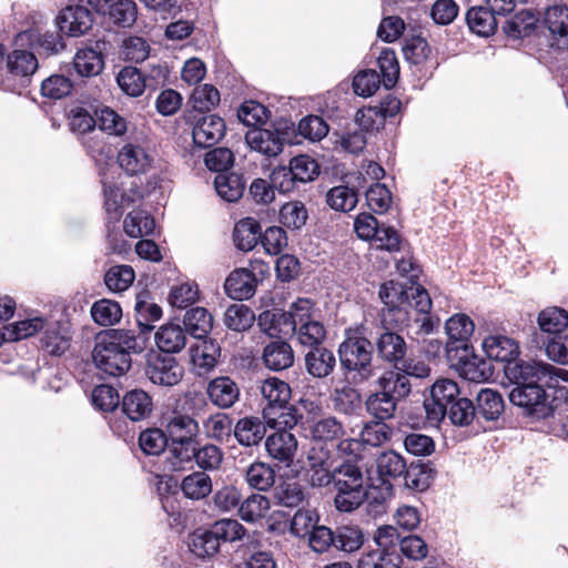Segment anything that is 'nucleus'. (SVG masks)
<instances>
[{"label": "nucleus", "instance_id": "nucleus-1", "mask_svg": "<svg viewBox=\"0 0 568 568\" xmlns=\"http://www.w3.org/2000/svg\"><path fill=\"white\" fill-rule=\"evenodd\" d=\"M135 347L136 337L131 331L108 329L95 337L92 362L100 373L119 377L131 368Z\"/></svg>", "mask_w": 568, "mask_h": 568}, {"label": "nucleus", "instance_id": "nucleus-2", "mask_svg": "<svg viewBox=\"0 0 568 568\" xmlns=\"http://www.w3.org/2000/svg\"><path fill=\"white\" fill-rule=\"evenodd\" d=\"M379 297L386 306L383 313L384 322L396 328H404L413 317V307L425 312L432 308V300L428 292L420 285L406 284L389 281L379 288Z\"/></svg>", "mask_w": 568, "mask_h": 568}, {"label": "nucleus", "instance_id": "nucleus-3", "mask_svg": "<svg viewBox=\"0 0 568 568\" xmlns=\"http://www.w3.org/2000/svg\"><path fill=\"white\" fill-rule=\"evenodd\" d=\"M378 389L369 394L365 407L369 415L378 420L394 417L397 403L410 393V382L397 371H386L376 381Z\"/></svg>", "mask_w": 568, "mask_h": 568}, {"label": "nucleus", "instance_id": "nucleus-4", "mask_svg": "<svg viewBox=\"0 0 568 568\" xmlns=\"http://www.w3.org/2000/svg\"><path fill=\"white\" fill-rule=\"evenodd\" d=\"M337 353L341 366L354 374L355 383L366 382L375 375L373 345L361 328L346 331Z\"/></svg>", "mask_w": 568, "mask_h": 568}, {"label": "nucleus", "instance_id": "nucleus-5", "mask_svg": "<svg viewBox=\"0 0 568 568\" xmlns=\"http://www.w3.org/2000/svg\"><path fill=\"white\" fill-rule=\"evenodd\" d=\"M334 485L337 490L334 504L337 510L349 513L366 499L364 476L357 465L344 463L335 468Z\"/></svg>", "mask_w": 568, "mask_h": 568}, {"label": "nucleus", "instance_id": "nucleus-6", "mask_svg": "<svg viewBox=\"0 0 568 568\" xmlns=\"http://www.w3.org/2000/svg\"><path fill=\"white\" fill-rule=\"evenodd\" d=\"M320 174L318 163L311 156L302 154L294 156L290 165L277 168L272 173V182L281 192H290L296 182L314 181Z\"/></svg>", "mask_w": 568, "mask_h": 568}, {"label": "nucleus", "instance_id": "nucleus-7", "mask_svg": "<svg viewBox=\"0 0 568 568\" xmlns=\"http://www.w3.org/2000/svg\"><path fill=\"white\" fill-rule=\"evenodd\" d=\"M335 468L331 453L323 447H313L306 458L305 476L313 488H323L335 479Z\"/></svg>", "mask_w": 568, "mask_h": 568}, {"label": "nucleus", "instance_id": "nucleus-8", "mask_svg": "<svg viewBox=\"0 0 568 568\" xmlns=\"http://www.w3.org/2000/svg\"><path fill=\"white\" fill-rule=\"evenodd\" d=\"M459 387L449 378L437 379L430 389L432 402H425L427 419L432 423H439L447 413L448 406L457 399Z\"/></svg>", "mask_w": 568, "mask_h": 568}, {"label": "nucleus", "instance_id": "nucleus-9", "mask_svg": "<svg viewBox=\"0 0 568 568\" xmlns=\"http://www.w3.org/2000/svg\"><path fill=\"white\" fill-rule=\"evenodd\" d=\"M509 400L528 415L545 416L548 410L546 390L537 383H520L509 393Z\"/></svg>", "mask_w": 568, "mask_h": 568}, {"label": "nucleus", "instance_id": "nucleus-10", "mask_svg": "<svg viewBox=\"0 0 568 568\" xmlns=\"http://www.w3.org/2000/svg\"><path fill=\"white\" fill-rule=\"evenodd\" d=\"M145 374L156 385L172 387L183 378V367L172 356L155 355L146 366Z\"/></svg>", "mask_w": 568, "mask_h": 568}, {"label": "nucleus", "instance_id": "nucleus-11", "mask_svg": "<svg viewBox=\"0 0 568 568\" xmlns=\"http://www.w3.org/2000/svg\"><path fill=\"white\" fill-rule=\"evenodd\" d=\"M506 374L515 379L518 384L520 383H534L532 379H540L548 375H556L561 379L568 382V371L561 368H555L554 366L538 362H515L507 364L505 367Z\"/></svg>", "mask_w": 568, "mask_h": 568}, {"label": "nucleus", "instance_id": "nucleus-12", "mask_svg": "<svg viewBox=\"0 0 568 568\" xmlns=\"http://www.w3.org/2000/svg\"><path fill=\"white\" fill-rule=\"evenodd\" d=\"M475 325L469 316L466 314H455L446 322V334L448 342L446 351L448 358H453V352L468 351V339L474 333Z\"/></svg>", "mask_w": 568, "mask_h": 568}, {"label": "nucleus", "instance_id": "nucleus-13", "mask_svg": "<svg viewBox=\"0 0 568 568\" xmlns=\"http://www.w3.org/2000/svg\"><path fill=\"white\" fill-rule=\"evenodd\" d=\"M61 32L70 37H80L89 31L93 23L92 13L83 6H68L57 18Z\"/></svg>", "mask_w": 568, "mask_h": 568}, {"label": "nucleus", "instance_id": "nucleus-14", "mask_svg": "<svg viewBox=\"0 0 568 568\" xmlns=\"http://www.w3.org/2000/svg\"><path fill=\"white\" fill-rule=\"evenodd\" d=\"M298 443L288 430H277L265 440V449L268 456L286 467L291 466L297 453Z\"/></svg>", "mask_w": 568, "mask_h": 568}, {"label": "nucleus", "instance_id": "nucleus-15", "mask_svg": "<svg viewBox=\"0 0 568 568\" xmlns=\"http://www.w3.org/2000/svg\"><path fill=\"white\" fill-rule=\"evenodd\" d=\"M225 134V122L215 114L203 115L197 119L192 130L194 143L200 148H210L216 144Z\"/></svg>", "mask_w": 568, "mask_h": 568}, {"label": "nucleus", "instance_id": "nucleus-16", "mask_svg": "<svg viewBox=\"0 0 568 568\" xmlns=\"http://www.w3.org/2000/svg\"><path fill=\"white\" fill-rule=\"evenodd\" d=\"M165 433L172 444H189L199 435V423L190 415L174 412L166 418Z\"/></svg>", "mask_w": 568, "mask_h": 568}, {"label": "nucleus", "instance_id": "nucleus-17", "mask_svg": "<svg viewBox=\"0 0 568 568\" xmlns=\"http://www.w3.org/2000/svg\"><path fill=\"white\" fill-rule=\"evenodd\" d=\"M245 142L251 150L267 158L277 156L283 151V139L277 131L252 129L246 132Z\"/></svg>", "mask_w": 568, "mask_h": 568}, {"label": "nucleus", "instance_id": "nucleus-18", "mask_svg": "<svg viewBox=\"0 0 568 568\" xmlns=\"http://www.w3.org/2000/svg\"><path fill=\"white\" fill-rule=\"evenodd\" d=\"M118 162L130 175L146 173L153 162V158L139 144L126 143L118 154Z\"/></svg>", "mask_w": 568, "mask_h": 568}, {"label": "nucleus", "instance_id": "nucleus-19", "mask_svg": "<svg viewBox=\"0 0 568 568\" xmlns=\"http://www.w3.org/2000/svg\"><path fill=\"white\" fill-rule=\"evenodd\" d=\"M542 23L559 48H568V6L556 3L546 8Z\"/></svg>", "mask_w": 568, "mask_h": 568}, {"label": "nucleus", "instance_id": "nucleus-20", "mask_svg": "<svg viewBox=\"0 0 568 568\" xmlns=\"http://www.w3.org/2000/svg\"><path fill=\"white\" fill-rule=\"evenodd\" d=\"M266 426L263 417L246 416L236 422L233 433L239 444L247 447L256 446L265 437Z\"/></svg>", "mask_w": 568, "mask_h": 568}, {"label": "nucleus", "instance_id": "nucleus-21", "mask_svg": "<svg viewBox=\"0 0 568 568\" xmlns=\"http://www.w3.org/2000/svg\"><path fill=\"white\" fill-rule=\"evenodd\" d=\"M210 400L220 408H230L239 399L240 389L230 377H216L206 388Z\"/></svg>", "mask_w": 568, "mask_h": 568}, {"label": "nucleus", "instance_id": "nucleus-22", "mask_svg": "<svg viewBox=\"0 0 568 568\" xmlns=\"http://www.w3.org/2000/svg\"><path fill=\"white\" fill-rule=\"evenodd\" d=\"M154 341L163 353H179L186 345V329L179 324L166 323L159 327L154 335Z\"/></svg>", "mask_w": 568, "mask_h": 568}, {"label": "nucleus", "instance_id": "nucleus-23", "mask_svg": "<svg viewBox=\"0 0 568 568\" xmlns=\"http://www.w3.org/2000/svg\"><path fill=\"white\" fill-rule=\"evenodd\" d=\"M255 285V275L246 268H239L227 276L224 288L231 298L242 301L254 294Z\"/></svg>", "mask_w": 568, "mask_h": 568}, {"label": "nucleus", "instance_id": "nucleus-24", "mask_svg": "<svg viewBox=\"0 0 568 568\" xmlns=\"http://www.w3.org/2000/svg\"><path fill=\"white\" fill-rule=\"evenodd\" d=\"M305 368L315 378L327 377L336 366L334 353L325 347H313L305 354Z\"/></svg>", "mask_w": 568, "mask_h": 568}, {"label": "nucleus", "instance_id": "nucleus-25", "mask_svg": "<svg viewBox=\"0 0 568 568\" xmlns=\"http://www.w3.org/2000/svg\"><path fill=\"white\" fill-rule=\"evenodd\" d=\"M262 417L270 428L278 430L292 429L298 423L301 415L296 407L290 405V402L278 406H265L262 409Z\"/></svg>", "mask_w": 568, "mask_h": 568}, {"label": "nucleus", "instance_id": "nucleus-26", "mask_svg": "<svg viewBox=\"0 0 568 568\" xmlns=\"http://www.w3.org/2000/svg\"><path fill=\"white\" fill-rule=\"evenodd\" d=\"M483 348L490 359L510 364L519 354L516 342L507 336L490 335L483 341Z\"/></svg>", "mask_w": 568, "mask_h": 568}, {"label": "nucleus", "instance_id": "nucleus-27", "mask_svg": "<svg viewBox=\"0 0 568 568\" xmlns=\"http://www.w3.org/2000/svg\"><path fill=\"white\" fill-rule=\"evenodd\" d=\"M459 375L470 382L483 383L493 376L491 364L477 356L464 353L457 362Z\"/></svg>", "mask_w": 568, "mask_h": 568}, {"label": "nucleus", "instance_id": "nucleus-28", "mask_svg": "<svg viewBox=\"0 0 568 568\" xmlns=\"http://www.w3.org/2000/svg\"><path fill=\"white\" fill-rule=\"evenodd\" d=\"M263 362L272 371H282L294 363V352L291 345L284 341H273L263 351Z\"/></svg>", "mask_w": 568, "mask_h": 568}, {"label": "nucleus", "instance_id": "nucleus-29", "mask_svg": "<svg viewBox=\"0 0 568 568\" xmlns=\"http://www.w3.org/2000/svg\"><path fill=\"white\" fill-rule=\"evenodd\" d=\"M261 239V225L253 217L240 220L233 231L235 246L244 252L252 251Z\"/></svg>", "mask_w": 568, "mask_h": 568}, {"label": "nucleus", "instance_id": "nucleus-30", "mask_svg": "<svg viewBox=\"0 0 568 568\" xmlns=\"http://www.w3.org/2000/svg\"><path fill=\"white\" fill-rule=\"evenodd\" d=\"M217 348L211 341L199 339L190 347V358L199 375L209 373L216 365Z\"/></svg>", "mask_w": 568, "mask_h": 568}, {"label": "nucleus", "instance_id": "nucleus-31", "mask_svg": "<svg viewBox=\"0 0 568 568\" xmlns=\"http://www.w3.org/2000/svg\"><path fill=\"white\" fill-rule=\"evenodd\" d=\"M122 409L130 419L142 420L152 412V399L144 390L133 389L123 397Z\"/></svg>", "mask_w": 568, "mask_h": 568}, {"label": "nucleus", "instance_id": "nucleus-32", "mask_svg": "<svg viewBox=\"0 0 568 568\" xmlns=\"http://www.w3.org/2000/svg\"><path fill=\"white\" fill-rule=\"evenodd\" d=\"M306 497L305 488L295 480L280 481L273 489V498L283 507H298Z\"/></svg>", "mask_w": 568, "mask_h": 568}, {"label": "nucleus", "instance_id": "nucleus-33", "mask_svg": "<svg viewBox=\"0 0 568 568\" xmlns=\"http://www.w3.org/2000/svg\"><path fill=\"white\" fill-rule=\"evenodd\" d=\"M184 327L197 339L205 337L213 327V316L204 307H193L184 315Z\"/></svg>", "mask_w": 568, "mask_h": 568}, {"label": "nucleus", "instance_id": "nucleus-34", "mask_svg": "<svg viewBox=\"0 0 568 568\" xmlns=\"http://www.w3.org/2000/svg\"><path fill=\"white\" fill-rule=\"evenodd\" d=\"M537 22L536 14L529 9H524L507 20L503 29L508 37L519 39L529 36L535 30Z\"/></svg>", "mask_w": 568, "mask_h": 568}, {"label": "nucleus", "instance_id": "nucleus-35", "mask_svg": "<svg viewBox=\"0 0 568 568\" xmlns=\"http://www.w3.org/2000/svg\"><path fill=\"white\" fill-rule=\"evenodd\" d=\"M537 324L544 333L560 334L568 327V312L558 306H548L539 312Z\"/></svg>", "mask_w": 568, "mask_h": 568}, {"label": "nucleus", "instance_id": "nucleus-36", "mask_svg": "<svg viewBox=\"0 0 568 568\" xmlns=\"http://www.w3.org/2000/svg\"><path fill=\"white\" fill-rule=\"evenodd\" d=\"M73 65L81 77H95L104 68V61L101 53L91 48L80 49L74 58Z\"/></svg>", "mask_w": 568, "mask_h": 568}, {"label": "nucleus", "instance_id": "nucleus-37", "mask_svg": "<svg viewBox=\"0 0 568 568\" xmlns=\"http://www.w3.org/2000/svg\"><path fill=\"white\" fill-rule=\"evenodd\" d=\"M258 388L261 395L267 402L266 406L284 405L291 399L290 385L277 377H268L262 381Z\"/></svg>", "mask_w": 568, "mask_h": 568}, {"label": "nucleus", "instance_id": "nucleus-38", "mask_svg": "<svg viewBox=\"0 0 568 568\" xmlns=\"http://www.w3.org/2000/svg\"><path fill=\"white\" fill-rule=\"evenodd\" d=\"M477 413L487 420L497 419L504 412L505 404L501 395L494 389L483 388L476 397Z\"/></svg>", "mask_w": 568, "mask_h": 568}, {"label": "nucleus", "instance_id": "nucleus-39", "mask_svg": "<svg viewBox=\"0 0 568 568\" xmlns=\"http://www.w3.org/2000/svg\"><path fill=\"white\" fill-rule=\"evenodd\" d=\"M123 229L130 237H143L153 233L155 222L146 211L134 210L125 216Z\"/></svg>", "mask_w": 568, "mask_h": 568}, {"label": "nucleus", "instance_id": "nucleus-40", "mask_svg": "<svg viewBox=\"0 0 568 568\" xmlns=\"http://www.w3.org/2000/svg\"><path fill=\"white\" fill-rule=\"evenodd\" d=\"M376 467L384 483L400 477L407 468L404 457L394 450L382 453L376 459Z\"/></svg>", "mask_w": 568, "mask_h": 568}, {"label": "nucleus", "instance_id": "nucleus-41", "mask_svg": "<svg viewBox=\"0 0 568 568\" xmlns=\"http://www.w3.org/2000/svg\"><path fill=\"white\" fill-rule=\"evenodd\" d=\"M214 187L224 201L236 202L242 197L245 185L239 174L220 173L214 179Z\"/></svg>", "mask_w": 568, "mask_h": 568}, {"label": "nucleus", "instance_id": "nucleus-42", "mask_svg": "<svg viewBox=\"0 0 568 568\" xmlns=\"http://www.w3.org/2000/svg\"><path fill=\"white\" fill-rule=\"evenodd\" d=\"M376 346L379 356L387 362H400L406 354V343L404 338L396 333L386 332L382 334Z\"/></svg>", "mask_w": 568, "mask_h": 568}, {"label": "nucleus", "instance_id": "nucleus-43", "mask_svg": "<svg viewBox=\"0 0 568 568\" xmlns=\"http://www.w3.org/2000/svg\"><path fill=\"white\" fill-rule=\"evenodd\" d=\"M212 479L204 471H194L183 478L181 489L185 497L200 500L212 491Z\"/></svg>", "mask_w": 568, "mask_h": 568}, {"label": "nucleus", "instance_id": "nucleus-44", "mask_svg": "<svg viewBox=\"0 0 568 568\" xmlns=\"http://www.w3.org/2000/svg\"><path fill=\"white\" fill-rule=\"evenodd\" d=\"M332 400L335 410L345 415H355L362 408V396L359 392L349 385L335 388Z\"/></svg>", "mask_w": 568, "mask_h": 568}, {"label": "nucleus", "instance_id": "nucleus-45", "mask_svg": "<svg viewBox=\"0 0 568 568\" xmlns=\"http://www.w3.org/2000/svg\"><path fill=\"white\" fill-rule=\"evenodd\" d=\"M255 314L244 304H232L224 313V324L234 332H244L252 327Z\"/></svg>", "mask_w": 568, "mask_h": 568}, {"label": "nucleus", "instance_id": "nucleus-46", "mask_svg": "<svg viewBox=\"0 0 568 568\" xmlns=\"http://www.w3.org/2000/svg\"><path fill=\"white\" fill-rule=\"evenodd\" d=\"M467 23L470 30L478 36L488 37L497 29V19L487 8H471L467 12Z\"/></svg>", "mask_w": 568, "mask_h": 568}, {"label": "nucleus", "instance_id": "nucleus-47", "mask_svg": "<svg viewBox=\"0 0 568 568\" xmlns=\"http://www.w3.org/2000/svg\"><path fill=\"white\" fill-rule=\"evenodd\" d=\"M245 479L250 487L265 491L275 483V470L264 462H255L246 469Z\"/></svg>", "mask_w": 568, "mask_h": 568}, {"label": "nucleus", "instance_id": "nucleus-48", "mask_svg": "<svg viewBox=\"0 0 568 568\" xmlns=\"http://www.w3.org/2000/svg\"><path fill=\"white\" fill-rule=\"evenodd\" d=\"M200 297L199 285L193 281H185L172 285L168 301L176 308H186Z\"/></svg>", "mask_w": 568, "mask_h": 568}, {"label": "nucleus", "instance_id": "nucleus-49", "mask_svg": "<svg viewBox=\"0 0 568 568\" xmlns=\"http://www.w3.org/2000/svg\"><path fill=\"white\" fill-rule=\"evenodd\" d=\"M270 500L266 496L252 494L239 507V515L246 523H254L263 518L270 510Z\"/></svg>", "mask_w": 568, "mask_h": 568}, {"label": "nucleus", "instance_id": "nucleus-50", "mask_svg": "<svg viewBox=\"0 0 568 568\" xmlns=\"http://www.w3.org/2000/svg\"><path fill=\"white\" fill-rule=\"evenodd\" d=\"M90 312L93 321L101 326H112L122 317L120 304L108 298L93 303Z\"/></svg>", "mask_w": 568, "mask_h": 568}, {"label": "nucleus", "instance_id": "nucleus-51", "mask_svg": "<svg viewBox=\"0 0 568 568\" xmlns=\"http://www.w3.org/2000/svg\"><path fill=\"white\" fill-rule=\"evenodd\" d=\"M116 82L125 94L134 98L140 97L146 87L144 74L134 67L123 68L116 77Z\"/></svg>", "mask_w": 568, "mask_h": 568}, {"label": "nucleus", "instance_id": "nucleus-52", "mask_svg": "<svg viewBox=\"0 0 568 568\" xmlns=\"http://www.w3.org/2000/svg\"><path fill=\"white\" fill-rule=\"evenodd\" d=\"M44 327V321L41 317L23 320L3 327L6 342H17L33 336Z\"/></svg>", "mask_w": 568, "mask_h": 568}, {"label": "nucleus", "instance_id": "nucleus-53", "mask_svg": "<svg viewBox=\"0 0 568 568\" xmlns=\"http://www.w3.org/2000/svg\"><path fill=\"white\" fill-rule=\"evenodd\" d=\"M97 114L99 128L109 135L122 136L128 131L126 120L109 106H103Z\"/></svg>", "mask_w": 568, "mask_h": 568}, {"label": "nucleus", "instance_id": "nucleus-54", "mask_svg": "<svg viewBox=\"0 0 568 568\" xmlns=\"http://www.w3.org/2000/svg\"><path fill=\"white\" fill-rule=\"evenodd\" d=\"M400 565L397 551L371 550L361 557L357 568H400Z\"/></svg>", "mask_w": 568, "mask_h": 568}, {"label": "nucleus", "instance_id": "nucleus-55", "mask_svg": "<svg viewBox=\"0 0 568 568\" xmlns=\"http://www.w3.org/2000/svg\"><path fill=\"white\" fill-rule=\"evenodd\" d=\"M135 278L134 271L129 265H115L104 275L106 287L114 293L126 291Z\"/></svg>", "mask_w": 568, "mask_h": 568}, {"label": "nucleus", "instance_id": "nucleus-56", "mask_svg": "<svg viewBox=\"0 0 568 568\" xmlns=\"http://www.w3.org/2000/svg\"><path fill=\"white\" fill-rule=\"evenodd\" d=\"M294 332H296L298 342L311 348L318 347L326 338V329L323 323L315 318L302 323Z\"/></svg>", "mask_w": 568, "mask_h": 568}, {"label": "nucleus", "instance_id": "nucleus-57", "mask_svg": "<svg viewBox=\"0 0 568 568\" xmlns=\"http://www.w3.org/2000/svg\"><path fill=\"white\" fill-rule=\"evenodd\" d=\"M70 338L57 323L48 325L42 337L43 347L52 355H61L69 348Z\"/></svg>", "mask_w": 568, "mask_h": 568}, {"label": "nucleus", "instance_id": "nucleus-58", "mask_svg": "<svg viewBox=\"0 0 568 568\" xmlns=\"http://www.w3.org/2000/svg\"><path fill=\"white\" fill-rule=\"evenodd\" d=\"M390 427L383 423V420L371 422L363 427L359 434V440L361 444L378 447L387 443L390 439Z\"/></svg>", "mask_w": 568, "mask_h": 568}, {"label": "nucleus", "instance_id": "nucleus-59", "mask_svg": "<svg viewBox=\"0 0 568 568\" xmlns=\"http://www.w3.org/2000/svg\"><path fill=\"white\" fill-rule=\"evenodd\" d=\"M280 219L284 226L298 230L307 221V210L300 201L288 202L281 207Z\"/></svg>", "mask_w": 568, "mask_h": 568}, {"label": "nucleus", "instance_id": "nucleus-60", "mask_svg": "<svg viewBox=\"0 0 568 568\" xmlns=\"http://www.w3.org/2000/svg\"><path fill=\"white\" fill-rule=\"evenodd\" d=\"M219 542H234L245 535V528L236 519H221L210 529Z\"/></svg>", "mask_w": 568, "mask_h": 568}, {"label": "nucleus", "instance_id": "nucleus-61", "mask_svg": "<svg viewBox=\"0 0 568 568\" xmlns=\"http://www.w3.org/2000/svg\"><path fill=\"white\" fill-rule=\"evenodd\" d=\"M364 542L362 530L354 526H343L335 534L334 546L343 551L353 552Z\"/></svg>", "mask_w": 568, "mask_h": 568}, {"label": "nucleus", "instance_id": "nucleus-62", "mask_svg": "<svg viewBox=\"0 0 568 568\" xmlns=\"http://www.w3.org/2000/svg\"><path fill=\"white\" fill-rule=\"evenodd\" d=\"M220 92L212 84H203L194 89L191 102L195 110L204 112L214 109L220 103Z\"/></svg>", "mask_w": 568, "mask_h": 568}, {"label": "nucleus", "instance_id": "nucleus-63", "mask_svg": "<svg viewBox=\"0 0 568 568\" xmlns=\"http://www.w3.org/2000/svg\"><path fill=\"white\" fill-rule=\"evenodd\" d=\"M326 202L333 210L346 212L355 207L357 197L348 186L338 185L327 192Z\"/></svg>", "mask_w": 568, "mask_h": 568}, {"label": "nucleus", "instance_id": "nucleus-64", "mask_svg": "<svg viewBox=\"0 0 568 568\" xmlns=\"http://www.w3.org/2000/svg\"><path fill=\"white\" fill-rule=\"evenodd\" d=\"M476 408L471 400L468 398H457L448 408L446 415L454 425L466 426L469 425L475 416Z\"/></svg>", "mask_w": 568, "mask_h": 568}]
</instances>
